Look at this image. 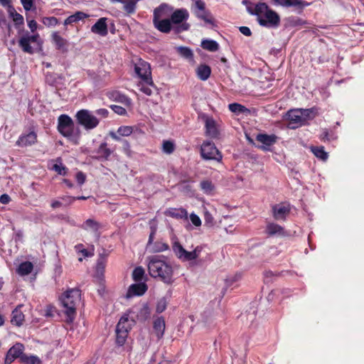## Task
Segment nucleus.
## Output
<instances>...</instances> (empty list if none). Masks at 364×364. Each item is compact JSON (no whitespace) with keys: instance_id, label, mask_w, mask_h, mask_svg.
Here are the masks:
<instances>
[{"instance_id":"nucleus-1","label":"nucleus","mask_w":364,"mask_h":364,"mask_svg":"<svg viewBox=\"0 0 364 364\" xmlns=\"http://www.w3.org/2000/svg\"><path fill=\"white\" fill-rule=\"evenodd\" d=\"M148 270L151 277L159 278L164 282L171 284L173 282V268L160 255H153L147 258Z\"/></svg>"},{"instance_id":"nucleus-2","label":"nucleus","mask_w":364,"mask_h":364,"mask_svg":"<svg viewBox=\"0 0 364 364\" xmlns=\"http://www.w3.org/2000/svg\"><path fill=\"white\" fill-rule=\"evenodd\" d=\"M109 111L105 108L97 109L92 112L89 109H82L77 111L75 115L77 124L85 130L95 129L102 119L108 117Z\"/></svg>"},{"instance_id":"nucleus-3","label":"nucleus","mask_w":364,"mask_h":364,"mask_svg":"<svg viewBox=\"0 0 364 364\" xmlns=\"http://www.w3.org/2000/svg\"><path fill=\"white\" fill-rule=\"evenodd\" d=\"M252 15L257 16L258 23L268 28H277L280 23L279 16L270 9L265 3H259L255 5L254 10L248 9Z\"/></svg>"},{"instance_id":"nucleus-4","label":"nucleus","mask_w":364,"mask_h":364,"mask_svg":"<svg viewBox=\"0 0 364 364\" xmlns=\"http://www.w3.org/2000/svg\"><path fill=\"white\" fill-rule=\"evenodd\" d=\"M172 11L173 7L167 4H161L154 10L153 23L160 32L168 33L174 28L168 18Z\"/></svg>"},{"instance_id":"nucleus-5","label":"nucleus","mask_w":364,"mask_h":364,"mask_svg":"<svg viewBox=\"0 0 364 364\" xmlns=\"http://www.w3.org/2000/svg\"><path fill=\"white\" fill-rule=\"evenodd\" d=\"M81 291L78 289L66 291L60 297L61 304L65 309L67 321L73 322L76 314V306L80 303Z\"/></svg>"},{"instance_id":"nucleus-6","label":"nucleus","mask_w":364,"mask_h":364,"mask_svg":"<svg viewBox=\"0 0 364 364\" xmlns=\"http://www.w3.org/2000/svg\"><path fill=\"white\" fill-rule=\"evenodd\" d=\"M58 130L69 141L74 144L80 142L81 132L79 127H76L71 119L67 114H61L58 119Z\"/></svg>"},{"instance_id":"nucleus-7","label":"nucleus","mask_w":364,"mask_h":364,"mask_svg":"<svg viewBox=\"0 0 364 364\" xmlns=\"http://www.w3.org/2000/svg\"><path fill=\"white\" fill-rule=\"evenodd\" d=\"M172 250L175 256L181 262H189L191 264H195L194 261L198 259L203 250L202 245L196 246L192 251L186 250L178 241L176 237L172 238Z\"/></svg>"},{"instance_id":"nucleus-8","label":"nucleus","mask_w":364,"mask_h":364,"mask_svg":"<svg viewBox=\"0 0 364 364\" xmlns=\"http://www.w3.org/2000/svg\"><path fill=\"white\" fill-rule=\"evenodd\" d=\"M42 44L43 41L38 33L31 34L28 32H26L18 40L19 47L24 53L28 54H33L41 50Z\"/></svg>"},{"instance_id":"nucleus-9","label":"nucleus","mask_w":364,"mask_h":364,"mask_svg":"<svg viewBox=\"0 0 364 364\" xmlns=\"http://www.w3.org/2000/svg\"><path fill=\"white\" fill-rule=\"evenodd\" d=\"M124 316L128 317V321L132 324L136 321L143 322L149 319L151 311L146 304L140 303L133 306Z\"/></svg>"},{"instance_id":"nucleus-10","label":"nucleus","mask_w":364,"mask_h":364,"mask_svg":"<svg viewBox=\"0 0 364 364\" xmlns=\"http://www.w3.org/2000/svg\"><path fill=\"white\" fill-rule=\"evenodd\" d=\"M189 17V13L186 9H178L172 11L170 16L171 25H176L175 27L177 33L188 30L190 26L186 22Z\"/></svg>"},{"instance_id":"nucleus-11","label":"nucleus","mask_w":364,"mask_h":364,"mask_svg":"<svg viewBox=\"0 0 364 364\" xmlns=\"http://www.w3.org/2000/svg\"><path fill=\"white\" fill-rule=\"evenodd\" d=\"M200 156L205 161H215L221 162L223 154L216 147L215 144L210 141L206 140L200 145Z\"/></svg>"},{"instance_id":"nucleus-12","label":"nucleus","mask_w":364,"mask_h":364,"mask_svg":"<svg viewBox=\"0 0 364 364\" xmlns=\"http://www.w3.org/2000/svg\"><path fill=\"white\" fill-rule=\"evenodd\" d=\"M193 1L192 10L196 16L203 20L205 23L215 26L214 18L208 10L205 9L203 0H191Z\"/></svg>"},{"instance_id":"nucleus-13","label":"nucleus","mask_w":364,"mask_h":364,"mask_svg":"<svg viewBox=\"0 0 364 364\" xmlns=\"http://www.w3.org/2000/svg\"><path fill=\"white\" fill-rule=\"evenodd\" d=\"M132 326V323L128 321V317L123 316L119 319L116 326V343L117 345L123 346L124 344Z\"/></svg>"},{"instance_id":"nucleus-14","label":"nucleus","mask_w":364,"mask_h":364,"mask_svg":"<svg viewBox=\"0 0 364 364\" xmlns=\"http://www.w3.org/2000/svg\"><path fill=\"white\" fill-rule=\"evenodd\" d=\"M134 71L141 80L151 82V67L147 62L139 59L134 64Z\"/></svg>"},{"instance_id":"nucleus-15","label":"nucleus","mask_w":364,"mask_h":364,"mask_svg":"<svg viewBox=\"0 0 364 364\" xmlns=\"http://www.w3.org/2000/svg\"><path fill=\"white\" fill-rule=\"evenodd\" d=\"M24 346L22 343H16L14 344L7 352L4 364H11L16 358H19L21 360V356L24 355Z\"/></svg>"},{"instance_id":"nucleus-16","label":"nucleus","mask_w":364,"mask_h":364,"mask_svg":"<svg viewBox=\"0 0 364 364\" xmlns=\"http://www.w3.org/2000/svg\"><path fill=\"white\" fill-rule=\"evenodd\" d=\"M278 137L275 134H258L256 140L262 144L259 146L263 151H270L271 146L277 142Z\"/></svg>"},{"instance_id":"nucleus-17","label":"nucleus","mask_w":364,"mask_h":364,"mask_svg":"<svg viewBox=\"0 0 364 364\" xmlns=\"http://www.w3.org/2000/svg\"><path fill=\"white\" fill-rule=\"evenodd\" d=\"M37 141V134L34 131L21 134L16 142V145L21 147L32 146Z\"/></svg>"},{"instance_id":"nucleus-18","label":"nucleus","mask_w":364,"mask_h":364,"mask_svg":"<svg viewBox=\"0 0 364 364\" xmlns=\"http://www.w3.org/2000/svg\"><path fill=\"white\" fill-rule=\"evenodd\" d=\"M287 116L291 128L294 129L304 124L301 109H291L287 112Z\"/></svg>"},{"instance_id":"nucleus-19","label":"nucleus","mask_w":364,"mask_h":364,"mask_svg":"<svg viewBox=\"0 0 364 364\" xmlns=\"http://www.w3.org/2000/svg\"><path fill=\"white\" fill-rule=\"evenodd\" d=\"M289 212L290 208L289 205L279 203L272 206V215L277 220H284Z\"/></svg>"},{"instance_id":"nucleus-20","label":"nucleus","mask_w":364,"mask_h":364,"mask_svg":"<svg viewBox=\"0 0 364 364\" xmlns=\"http://www.w3.org/2000/svg\"><path fill=\"white\" fill-rule=\"evenodd\" d=\"M205 134L211 138H217L219 131L216 122L213 117H206L205 120Z\"/></svg>"},{"instance_id":"nucleus-21","label":"nucleus","mask_w":364,"mask_h":364,"mask_svg":"<svg viewBox=\"0 0 364 364\" xmlns=\"http://www.w3.org/2000/svg\"><path fill=\"white\" fill-rule=\"evenodd\" d=\"M139 283L132 284L127 291V297H132L135 296H141L147 290V286L144 282H139Z\"/></svg>"},{"instance_id":"nucleus-22","label":"nucleus","mask_w":364,"mask_h":364,"mask_svg":"<svg viewBox=\"0 0 364 364\" xmlns=\"http://www.w3.org/2000/svg\"><path fill=\"white\" fill-rule=\"evenodd\" d=\"M107 18H100L97 22L91 27V31L93 33L105 36L108 33V28L107 25Z\"/></svg>"},{"instance_id":"nucleus-23","label":"nucleus","mask_w":364,"mask_h":364,"mask_svg":"<svg viewBox=\"0 0 364 364\" xmlns=\"http://www.w3.org/2000/svg\"><path fill=\"white\" fill-rule=\"evenodd\" d=\"M164 213L166 216L178 220L188 219V212L185 208H169L166 210Z\"/></svg>"},{"instance_id":"nucleus-24","label":"nucleus","mask_w":364,"mask_h":364,"mask_svg":"<svg viewBox=\"0 0 364 364\" xmlns=\"http://www.w3.org/2000/svg\"><path fill=\"white\" fill-rule=\"evenodd\" d=\"M133 132V127L131 126H121L117 129V132H111L109 136L115 141H121L120 136H128Z\"/></svg>"},{"instance_id":"nucleus-25","label":"nucleus","mask_w":364,"mask_h":364,"mask_svg":"<svg viewBox=\"0 0 364 364\" xmlns=\"http://www.w3.org/2000/svg\"><path fill=\"white\" fill-rule=\"evenodd\" d=\"M277 5H280L285 7L294 6L299 9H303L310 5V3L306 2L303 0H272Z\"/></svg>"},{"instance_id":"nucleus-26","label":"nucleus","mask_w":364,"mask_h":364,"mask_svg":"<svg viewBox=\"0 0 364 364\" xmlns=\"http://www.w3.org/2000/svg\"><path fill=\"white\" fill-rule=\"evenodd\" d=\"M96 155L94 156L95 159L99 160H107L112 154V151L107 148L106 142L102 143L99 148L94 151Z\"/></svg>"},{"instance_id":"nucleus-27","label":"nucleus","mask_w":364,"mask_h":364,"mask_svg":"<svg viewBox=\"0 0 364 364\" xmlns=\"http://www.w3.org/2000/svg\"><path fill=\"white\" fill-rule=\"evenodd\" d=\"M165 327V321L163 317H158L154 321V332L159 339L163 337Z\"/></svg>"},{"instance_id":"nucleus-28","label":"nucleus","mask_w":364,"mask_h":364,"mask_svg":"<svg viewBox=\"0 0 364 364\" xmlns=\"http://www.w3.org/2000/svg\"><path fill=\"white\" fill-rule=\"evenodd\" d=\"M33 270V264L31 262L26 261L20 263L16 267V273L21 276H27Z\"/></svg>"},{"instance_id":"nucleus-29","label":"nucleus","mask_w":364,"mask_h":364,"mask_svg":"<svg viewBox=\"0 0 364 364\" xmlns=\"http://www.w3.org/2000/svg\"><path fill=\"white\" fill-rule=\"evenodd\" d=\"M22 305L18 306L11 314V322L13 325L21 326L24 321V314L20 310Z\"/></svg>"},{"instance_id":"nucleus-30","label":"nucleus","mask_w":364,"mask_h":364,"mask_svg":"<svg viewBox=\"0 0 364 364\" xmlns=\"http://www.w3.org/2000/svg\"><path fill=\"white\" fill-rule=\"evenodd\" d=\"M52 40L58 50H60L63 52H66L68 50V41L61 37L58 32H54L52 34Z\"/></svg>"},{"instance_id":"nucleus-31","label":"nucleus","mask_w":364,"mask_h":364,"mask_svg":"<svg viewBox=\"0 0 364 364\" xmlns=\"http://www.w3.org/2000/svg\"><path fill=\"white\" fill-rule=\"evenodd\" d=\"M266 231L269 235L282 236L285 235L284 228L274 223H269L267 225Z\"/></svg>"},{"instance_id":"nucleus-32","label":"nucleus","mask_w":364,"mask_h":364,"mask_svg":"<svg viewBox=\"0 0 364 364\" xmlns=\"http://www.w3.org/2000/svg\"><path fill=\"white\" fill-rule=\"evenodd\" d=\"M196 73L199 79L205 81L209 78L211 73V69L207 65H200L198 67Z\"/></svg>"},{"instance_id":"nucleus-33","label":"nucleus","mask_w":364,"mask_h":364,"mask_svg":"<svg viewBox=\"0 0 364 364\" xmlns=\"http://www.w3.org/2000/svg\"><path fill=\"white\" fill-rule=\"evenodd\" d=\"M201 47L210 52H215L219 49V44L214 40L203 39L201 41Z\"/></svg>"},{"instance_id":"nucleus-34","label":"nucleus","mask_w":364,"mask_h":364,"mask_svg":"<svg viewBox=\"0 0 364 364\" xmlns=\"http://www.w3.org/2000/svg\"><path fill=\"white\" fill-rule=\"evenodd\" d=\"M100 228V223L92 219L86 220L82 225V228L86 230L92 231L95 233L98 232Z\"/></svg>"},{"instance_id":"nucleus-35","label":"nucleus","mask_w":364,"mask_h":364,"mask_svg":"<svg viewBox=\"0 0 364 364\" xmlns=\"http://www.w3.org/2000/svg\"><path fill=\"white\" fill-rule=\"evenodd\" d=\"M111 97L114 100L121 102L127 106H129L132 104V101L128 97L118 91H114L112 92Z\"/></svg>"},{"instance_id":"nucleus-36","label":"nucleus","mask_w":364,"mask_h":364,"mask_svg":"<svg viewBox=\"0 0 364 364\" xmlns=\"http://www.w3.org/2000/svg\"><path fill=\"white\" fill-rule=\"evenodd\" d=\"M138 87H139V90L142 92H144L145 95H146L148 96H150L152 95L153 88L154 87L152 80H151V82H144L143 80H141L138 84Z\"/></svg>"},{"instance_id":"nucleus-37","label":"nucleus","mask_w":364,"mask_h":364,"mask_svg":"<svg viewBox=\"0 0 364 364\" xmlns=\"http://www.w3.org/2000/svg\"><path fill=\"white\" fill-rule=\"evenodd\" d=\"M23 364H42V361L37 355L24 354L21 358Z\"/></svg>"},{"instance_id":"nucleus-38","label":"nucleus","mask_w":364,"mask_h":364,"mask_svg":"<svg viewBox=\"0 0 364 364\" xmlns=\"http://www.w3.org/2000/svg\"><path fill=\"white\" fill-rule=\"evenodd\" d=\"M176 49L183 58L191 61L193 60V53L191 48L185 46H178Z\"/></svg>"},{"instance_id":"nucleus-39","label":"nucleus","mask_w":364,"mask_h":364,"mask_svg":"<svg viewBox=\"0 0 364 364\" xmlns=\"http://www.w3.org/2000/svg\"><path fill=\"white\" fill-rule=\"evenodd\" d=\"M311 151L319 159L325 161L328 157V154L325 151L323 146H313Z\"/></svg>"},{"instance_id":"nucleus-40","label":"nucleus","mask_w":364,"mask_h":364,"mask_svg":"<svg viewBox=\"0 0 364 364\" xmlns=\"http://www.w3.org/2000/svg\"><path fill=\"white\" fill-rule=\"evenodd\" d=\"M200 186L203 193L206 195H212L215 189V186L212 181L209 180L202 181L200 183Z\"/></svg>"},{"instance_id":"nucleus-41","label":"nucleus","mask_w":364,"mask_h":364,"mask_svg":"<svg viewBox=\"0 0 364 364\" xmlns=\"http://www.w3.org/2000/svg\"><path fill=\"white\" fill-rule=\"evenodd\" d=\"M168 247H169L166 243L159 241L154 242L149 250L153 252H161L168 250Z\"/></svg>"},{"instance_id":"nucleus-42","label":"nucleus","mask_w":364,"mask_h":364,"mask_svg":"<svg viewBox=\"0 0 364 364\" xmlns=\"http://www.w3.org/2000/svg\"><path fill=\"white\" fill-rule=\"evenodd\" d=\"M106 266V261L105 259L101 258L98 259L97 265H96V276L101 279L104 276V272Z\"/></svg>"},{"instance_id":"nucleus-43","label":"nucleus","mask_w":364,"mask_h":364,"mask_svg":"<svg viewBox=\"0 0 364 364\" xmlns=\"http://www.w3.org/2000/svg\"><path fill=\"white\" fill-rule=\"evenodd\" d=\"M229 109L237 114L247 112L249 110L245 106L239 103H232L228 105Z\"/></svg>"},{"instance_id":"nucleus-44","label":"nucleus","mask_w":364,"mask_h":364,"mask_svg":"<svg viewBox=\"0 0 364 364\" xmlns=\"http://www.w3.org/2000/svg\"><path fill=\"white\" fill-rule=\"evenodd\" d=\"M122 4H123L124 10L128 14H133L135 12L136 7V1H124Z\"/></svg>"},{"instance_id":"nucleus-45","label":"nucleus","mask_w":364,"mask_h":364,"mask_svg":"<svg viewBox=\"0 0 364 364\" xmlns=\"http://www.w3.org/2000/svg\"><path fill=\"white\" fill-rule=\"evenodd\" d=\"M9 11L10 16L12 17L13 21L15 22L16 25L23 24V17L22 15L17 13L13 7L9 9Z\"/></svg>"},{"instance_id":"nucleus-46","label":"nucleus","mask_w":364,"mask_h":364,"mask_svg":"<svg viewBox=\"0 0 364 364\" xmlns=\"http://www.w3.org/2000/svg\"><path fill=\"white\" fill-rule=\"evenodd\" d=\"M144 276V269L141 267H136L132 273L133 279L138 282H141Z\"/></svg>"},{"instance_id":"nucleus-47","label":"nucleus","mask_w":364,"mask_h":364,"mask_svg":"<svg viewBox=\"0 0 364 364\" xmlns=\"http://www.w3.org/2000/svg\"><path fill=\"white\" fill-rule=\"evenodd\" d=\"M289 24L291 26H303L304 28H309V27L308 25H309V23L304 21L303 19L298 18V17H292L289 19Z\"/></svg>"},{"instance_id":"nucleus-48","label":"nucleus","mask_w":364,"mask_h":364,"mask_svg":"<svg viewBox=\"0 0 364 364\" xmlns=\"http://www.w3.org/2000/svg\"><path fill=\"white\" fill-rule=\"evenodd\" d=\"M302 112V119L304 124L309 119H311L315 116L314 109H301Z\"/></svg>"},{"instance_id":"nucleus-49","label":"nucleus","mask_w":364,"mask_h":364,"mask_svg":"<svg viewBox=\"0 0 364 364\" xmlns=\"http://www.w3.org/2000/svg\"><path fill=\"white\" fill-rule=\"evenodd\" d=\"M149 364H171L169 360L162 358L160 355L154 353L149 360Z\"/></svg>"},{"instance_id":"nucleus-50","label":"nucleus","mask_w":364,"mask_h":364,"mask_svg":"<svg viewBox=\"0 0 364 364\" xmlns=\"http://www.w3.org/2000/svg\"><path fill=\"white\" fill-rule=\"evenodd\" d=\"M175 149L174 144L171 141H164L163 142L162 150L163 152L170 154L173 152Z\"/></svg>"},{"instance_id":"nucleus-51","label":"nucleus","mask_w":364,"mask_h":364,"mask_svg":"<svg viewBox=\"0 0 364 364\" xmlns=\"http://www.w3.org/2000/svg\"><path fill=\"white\" fill-rule=\"evenodd\" d=\"M42 23L48 27H54L58 23V20L54 16L44 17L42 19Z\"/></svg>"},{"instance_id":"nucleus-52","label":"nucleus","mask_w":364,"mask_h":364,"mask_svg":"<svg viewBox=\"0 0 364 364\" xmlns=\"http://www.w3.org/2000/svg\"><path fill=\"white\" fill-rule=\"evenodd\" d=\"M75 249L77 253L82 254V257H90L92 255V253L89 252L87 251V250H86L84 247L83 245H82V244H78V245H75Z\"/></svg>"},{"instance_id":"nucleus-53","label":"nucleus","mask_w":364,"mask_h":364,"mask_svg":"<svg viewBox=\"0 0 364 364\" xmlns=\"http://www.w3.org/2000/svg\"><path fill=\"white\" fill-rule=\"evenodd\" d=\"M23 9L29 11L35 8L34 0H20Z\"/></svg>"},{"instance_id":"nucleus-54","label":"nucleus","mask_w":364,"mask_h":364,"mask_svg":"<svg viewBox=\"0 0 364 364\" xmlns=\"http://www.w3.org/2000/svg\"><path fill=\"white\" fill-rule=\"evenodd\" d=\"M166 300L164 298L161 299L156 304V310L158 313L163 312L166 309Z\"/></svg>"},{"instance_id":"nucleus-55","label":"nucleus","mask_w":364,"mask_h":364,"mask_svg":"<svg viewBox=\"0 0 364 364\" xmlns=\"http://www.w3.org/2000/svg\"><path fill=\"white\" fill-rule=\"evenodd\" d=\"M53 169L60 175L64 176L66 174V168L61 163L54 164Z\"/></svg>"},{"instance_id":"nucleus-56","label":"nucleus","mask_w":364,"mask_h":364,"mask_svg":"<svg viewBox=\"0 0 364 364\" xmlns=\"http://www.w3.org/2000/svg\"><path fill=\"white\" fill-rule=\"evenodd\" d=\"M156 232V228L154 226H151V232L149 234V240L147 242V249H149L153 245Z\"/></svg>"},{"instance_id":"nucleus-57","label":"nucleus","mask_w":364,"mask_h":364,"mask_svg":"<svg viewBox=\"0 0 364 364\" xmlns=\"http://www.w3.org/2000/svg\"><path fill=\"white\" fill-rule=\"evenodd\" d=\"M190 220L196 227H200L201 225V220L196 214L192 213L190 215Z\"/></svg>"},{"instance_id":"nucleus-58","label":"nucleus","mask_w":364,"mask_h":364,"mask_svg":"<svg viewBox=\"0 0 364 364\" xmlns=\"http://www.w3.org/2000/svg\"><path fill=\"white\" fill-rule=\"evenodd\" d=\"M336 138L333 134H330L326 129L323 130L321 134V139L323 141H331L336 139Z\"/></svg>"},{"instance_id":"nucleus-59","label":"nucleus","mask_w":364,"mask_h":364,"mask_svg":"<svg viewBox=\"0 0 364 364\" xmlns=\"http://www.w3.org/2000/svg\"><path fill=\"white\" fill-rule=\"evenodd\" d=\"M75 179L77 183L81 186L85 182L86 176L82 171H79L76 173Z\"/></svg>"},{"instance_id":"nucleus-60","label":"nucleus","mask_w":364,"mask_h":364,"mask_svg":"<svg viewBox=\"0 0 364 364\" xmlns=\"http://www.w3.org/2000/svg\"><path fill=\"white\" fill-rule=\"evenodd\" d=\"M111 108L112 110L119 115H124L127 113L126 109L119 105H112Z\"/></svg>"},{"instance_id":"nucleus-61","label":"nucleus","mask_w":364,"mask_h":364,"mask_svg":"<svg viewBox=\"0 0 364 364\" xmlns=\"http://www.w3.org/2000/svg\"><path fill=\"white\" fill-rule=\"evenodd\" d=\"M87 198L85 197V196H78V197H71V196H67V197H63L62 198V199L63 200H65L66 202L69 203H73L74 200H85L87 199Z\"/></svg>"},{"instance_id":"nucleus-62","label":"nucleus","mask_w":364,"mask_h":364,"mask_svg":"<svg viewBox=\"0 0 364 364\" xmlns=\"http://www.w3.org/2000/svg\"><path fill=\"white\" fill-rule=\"evenodd\" d=\"M28 26L33 33H36L35 31L37 30L38 23L35 20L28 21Z\"/></svg>"},{"instance_id":"nucleus-63","label":"nucleus","mask_w":364,"mask_h":364,"mask_svg":"<svg viewBox=\"0 0 364 364\" xmlns=\"http://www.w3.org/2000/svg\"><path fill=\"white\" fill-rule=\"evenodd\" d=\"M122 141L123 143V150H124V152L127 156H130L131 155V149H130L129 143L127 140H122Z\"/></svg>"},{"instance_id":"nucleus-64","label":"nucleus","mask_w":364,"mask_h":364,"mask_svg":"<svg viewBox=\"0 0 364 364\" xmlns=\"http://www.w3.org/2000/svg\"><path fill=\"white\" fill-rule=\"evenodd\" d=\"M239 31L245 36H250L252 35L251 30L247 26H240Z\"/></svg>"}]
</instances>
